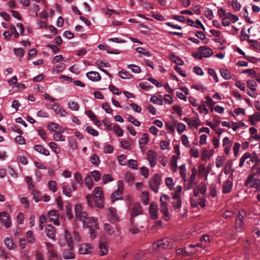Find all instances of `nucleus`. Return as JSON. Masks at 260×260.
Instances as JSON below:
<instances>
[{
    "label": "nucleus",
    "mask_w": 260,
    "mask_h": 260,
    "mask_svg": "<svg viewBox=\"0 0 260 260\" xmlns=\"http://www.w3.org/2000/svg\"><path fill=\"white\" fill-rule=\"evenodd\" d=\"M197 174V171L196 168H192L191 169V175L190 177V181L191 184H194L196 185L197 182H196V178Z\"/></svg>",
    "instance_id": "obj_27"
},
{
    "label": "nucleus",
    "mask_w": 260,
    "mask_h": 260,
    "mask_svg": "<svg viewBox=\"0 0 260 260\" xmlns=\"http://www.w3.org/2000/svg\"><path fill=\"white\" fill-rule=\"evenodd\" d=\"M86 77L91 81H98L101 79L100 74L95 71H90L86 73Z\"/></svg>",
    "instance_id": "obj_16"
},
{
    "label": "nucleus",
    "mask_w": 260,
    "mask_h": 260,
    "mask_svg": "<svg viewBox=\"0 0 260 260\" xmlns=\"http://www.w3.org/2000/svg\"><path fill=\"white\" fill-rule=\"evenodd\" d=\"M181 141L182 144L187 148L190 147L189 142L188 139V137L183 135L181 136Z\"/></svg>",
    "instance_id": "obj_49"
},
{
    "label": "nucleus",
    "mask_w": 260,
    "mask_h": 260,
    "mask_svg": "<svg viewBox=\"0 0 260 260\" xmlns=\"http://www.w3.org/2000/svg\"><path fill=\"white\" fill-rule=\"evenodd\" d=\"M56 185V182L53 180L49 181L48 182V187L49 189L54 192L57 191Z\"/></svg>",
    "instance_id": "obj_43"
},
{
    "label": "nucleus",
    "mask_w": 260,
    "mask_h": 260,
    "mask_svg": "<svg viewBox=\"0 0 260 260\" xmlns=\"http://www.w3.org/2000/svg\"><path fill=\"white\" fill-rule=\"evenodd\" d=\"M75 241H79V236L78 233L74 231L71 234L67 230L66 231V239L67 241L68 249H66L63 253V257L66 259H73L75 258V254L73 252L72 249L74 247L73 239Z\"/></svg>",
    "instance_id": "obj_3"
},
{
    "label": "nucleus",
    "mask_w": 260,
    "mask_h": 260,
    "mask_svg": "<svg viewBox=\"0 0 260 260\" xmlns=\"http://www.w3.org/2000/svg\"><path fill=\"white\" fill-rule=\"evenodd\" d=\"M247 42L249 43V45L252 47L254 49L257 50H259L260 48V46L258 42L255 40H252L248 39Z\"/></svg>",
    "instance_id": "obj_29"
},
{
    "label": "nucleus",
    "mask_w": 260,
    "mask_h": 260,
    "mask_svg": "<svg viewBox=\"0 0 260 260\" xmlns=\"http://www.w3.org/2000/svg\"><path fill=\"white\" fill-rule=\"evenodd\" d=\"M158 206L156 204L151 203L149 207V213L152 219L155 220L158 218Z\"/></svg>",
    "instance_id": "obj_11"
},
{
    "label": "nucleus",
    "mask_w": 260,
    "mask_h": 260,
    "mask_svg": "<svg viewBox=\"0 0 260 260\" xmlns=\"http://www.w3.org/2000/svg\"><path fill=\"white\" fill-rule=\"evenodd\" d=\"M85 183L89 189L92 188L93 186V181L91 175H88L86 177L85 179Z\"/></svg>",
    "instance_id": "obj_25"
},
{
    "label": "nucleus",
    "mask_w": 260,
    "mask_h": 260,
    "mask_svg": "<svg viewBox=\"0 0 260 260\" xmlns=\"http://www.w3.org/2000/svg\"><path fill=\"white\" fill-rule=\"evenodd\" d=\"M186 126L184 124L181 122L177 123V130L179 134H181L185 130Z\"/></svg>",
    "instance_id": "obj_46"
},
{
    "label": "nucleus",
    "mask_w": 260,
    "mask_h": 260,
    "mask_svg": "<svg viewBox=\"0 0 260 260\" xmlns=\"http://www.w3.org/2000/svg\"><path fill=\"white\" fill-rule=\"evenodd\" d=\"M245 185L252 188H257L260 185V180L255 175L249 176L245 182Z\"/></svg>",
    "instance_id": "obj_5"
},
{
    "label": "nucleus",
    "mask_w": 260,
    "mask_h": 260,
    "mask_svg": "<svg viewBox=\"0 0 260 260\" xmlns=\"http://www.w3.org/2000/svg\"><path fill=\"white\" fill-rule=\"evenodd\" d=\"M109 89L115 94L118 95L121 94V91H119V90L113 85H110L109 86Z\"/></svg>",
    "instance_id": "obj_59"
},
{
    "label": "nucleus",
    "mask_w": 260,
    "mask_h": 260,
    "mask_svg": "<svg viewBox=\"0 0 260 260\" xmlns=\"http://www.w3.org/2000/svg\"><path fill=\"white\" fill-rule=\"evenodd\" d=\"M119 76L122 79H129L131 75L126 71H121L119 73Z\"/></svg>",
    "instance_id": "obj_51"
},
{
    "label": "nucleus",
    "mask_w": 260,
    "mask_h": 260,
    "mask_svg": "<svg viewBox=\"0 0 260 260\" xmlns=\"http://www.w3.org/2000/svg\"><path fill=\"white\" fill-rule=\"evenodd\" d=\"M225 18L232 23H235L238 20V17L236 15L232 14L230 12H228Z\"/></svg>",
    "instance_id": "obj_26"
},
{
    "label": "nucleus",
    "mask_w": 260,
    "mask_h": 260,
    "mask_svg": "<svg viewBox=\"0 0 260 260\" xmlns=\"http://www.w3.org/2000/svg\"><path fill=\"white\" fill-rule=\"evenodd\" d=\"M127 68L131 69V70L135 73H140L141 72V68L136 64L128 65Z\"/></svg>",
    "instance_id": "obj_35"
},
{
    "label": "nucleus",
    "mask_w": 260,
    "mask_h": 260,
    "mask_svg": "<svg viewBox=\"0 0 260 260\" xmlns=\"http://www.w3.org/2000/svg\"><path fill=\"white\" fill-rule=\"evenodd\" d=\"M142 213V210L140 204L138 203H135L131 212L132 223H133L134 218L138 215L141 214Z\"/></svg>",
    "instance_id": "obj_8"
},
{
    "label": "nucleus",
    "mask_w": 260,
    "mask_h": 260,
    "mask_svg": "<svg viewBox=\"0 0 260 260\" xmlns=\"http://www.w3.org/2000/svg\"><path fill=\"white\" fill-rule=\"evenodd\" d=\"M176 254L177 255H182L184 257L190 256L194 253V252L189 250L186 248H179L176 249Z\"/></svg>",
    "instance_id": "obj_14"
},
{
    "label": "nucleus",
    "mask_w": 260,
    "mask_h": 260,
    "mask_svg": "<svg viewBox=\"0 0 260 260\" xmlns=\"http://www.w3.org/2000/svg\"><path fill=\"white\" fill-rule=\"evenodd\" d=\"M206 99L207 101H203L202 102V103H204L205 104H207V106L210 107H212L215 105V103L213 101V100L210 97L207 96L206 98Z\"/></svg>",
    "instance_id": "obj_58"
},
{
    "label": "nucleus",
    "mask_w": 260,
    "mask_h": 260,
    "mask_svg": "<svg viewBox=\"0 0 260 260\" xmlns=\"http://www.w3.org/2000/svg\"><path fill=\"white\" fill-rule=\"evenodd\" d=\"M180 174L181 178L185 182L186 181V168L185 165H182L179 167Z\"/></svg>",
    "instance_id": "obj_36"
},
{
    "label": "nucleus",
    "mask_w": 260,
    "mask_h": 260,
    "mask_svg": "<svg viewBox=\"0 0 260 260\" xmlns=\"http://www.w3.org/2000/svg\"><path fill=\"white\" fill-rule=\"evenodd\" d=\"M149 141V139L148 137V134L145 133L143 135L142 138L141 139V140L139 141V144L141 146L142 144L145 145H146Z\"/></svg>",
    "instance_id": "obj_44"
},
{
    "label": "nucleus",
    "mask_w": 260,
    "mask_h": 260,
    "mask_svg": "<svg viewBox=\"0 0 260 260\" xmlns=\"http://www.w3.org/2000/svg\"><path fill=\"white\" fill-rule=\"evenodd\" d=\"M85 131L88 133L91 134L93 136H98L99 134V132L96 130L93 129L92 127L90 126H87L86 127Z\"/></svg>",
    "instance_id": "obj_37"
},
{
    "label": "nucleus",
    "mask_w": 260,
    "mask_h": 260,
    "mask_svg": "<svg viewBox=\"0 0 260 260\" xmlns=\"http://www.w3.org/2000/svg\"><path fill=\"white\" fill-rule=\"evenodd\" d=\"M46 234L48 238L53 240L55 239V231L53 226L52 225L47 224L46 228Z\"/></svg>",
    "instance_id": "obj_17"
},
{
    "label": "nucleus",
    "mask_w": 260,
    "mask_h": 260,
    "mask_svg": "<svg viewBox=\"0 0 260 260\" xmlns=\"http://www.w3.org/2000/svg\"><path fill=\"white\" fill-rule=\"evenodd\" d=\"M74 211L76 218L81 220L84 226L89 228L90 238L92 239L96 237L95 229H99L98 219L97 217H89L86 211H82V206L80 204H77L75 206Z\"/></svg>",
    "instance_id": "obj_1"
},
{
    "label": "nucleus",
    "mask_w": 260,
    "mask_h": 260,
    "mask_svg": "<svg viewBox=\"0 0 260 260\" xmlns=\"http://www.w3.org/2000/svg\"><path fill=\"white\" fill-rule=\"evenodd\" d=\"M91 176L93 177L94 180L95 181H99L101 178V174L100 172L98 171H92L91 173Z\"/></svg>",
    "instance_id": "obj_45"
},
{
    "label": "nucleus",
    "mask_w": 260,
    "mask_h": 260,
    "mask_svg": "<svg viewBox=\"0 0 260 260\" xmlns=\"http://www.w3.org/2000/svg\"><path fill=\"white\" fill-rule=\"evenodd\" d=\"M54 111L56 114L60 115V116L65 117L67 114V112L63 108H55Z\"/></svg>",
    "instance_id": "obj_38"
},
{
    "label": "nucleus",
    "mask_w": 260,
    "mask_h": 260,
    "mask_svg": "<svg viewBox=\"0 0 260 260\" xmlns=\"http://www.w3.org/2000/svg\"><path fill=\"white\" fill-rule=\"evenodd\" d=\"M127 119L129 122L132 123L134 125H135L136 126H139L141 125V122L132 116H129L127 118Z\"/></svg>",
    "instance_id": "obj_54"
},
{
    "label": "nucleus",
    "mask_w": 260,
    "mask_h": 260,
    "mask_svg": "<svg viewBox=\"0 0 260 260\" xmlns=\"http://www.w3.org/2000/svg\"><path fill=\"white\" fill-rule=\"evenodd\" d=\"M58 127V125L56 123L53 122H50L48 124V129L53 132H57Z\"/></svg>",
    "instance_id": "obj_60"
},
{
    "label": "nucleus",
    "mask_w": 260,
    "mask_h": 260,
    "mask_svg": "<svg viewBox=\"0 0 260 260\" xmlns=\"http://www.w3.org/2000/svg\"><path fill=\"white\" fill-rule=\"evenodd\" d=\"M160 184L161 176L158 174H155L149 181L150 188L155 193L158 192Z\"/></svg>",
    "instance_id": "obj_4"
},
{
    "label": "nucleus",
    "mask_w": 260,
    "mask_h": 260,
    "mask_svg": "<svg viewBox=\"0 0 260 260\" xmlns=\"http://www.w3.org/2000/svg\"><path fill=\"white\" fill-rule=\"evenodd\" d=\"M46 220H47V218L44 215H42L40 217L39 226H40L41 230H43L44 224L46 223Z\"/></svg>",
    "instance_id": "obj_55"
},
{
    "label": "nucleus",
    "mask_w": 260,
    "mask_h": 260,
    "mask_svg": "<svg viewBox=\"0 0 260 260\" xmlns=\"http://www.w3.org/2000/svg\"><path fill=\"white\" fill-rule=\"evenodd\" d=\"M249 120L251 125H254L255 122L260 120V113L256 112L249 116Z\"/></svg>",
    "instance_id": "obj_23"
},
{
    "label": "nucleus",
    "mask_w": 260,
    "mask_h": 260,
    "mask_svg": "<svg viewBox=\"0 0 260 260\" xmlns=\"http://www.w3.org/2000/svg\"><path fill=\"white\" fill-rule=\"evenodd\" d=\"M91 162L95 166H98L100 161L99 156L95 154L91 156Z\"/></svg>",
    "instance_id": "obj_53"
},
{
    "label": "nucleus",
    "mask_w": 260,
    "mask_h": 260,
    "mask_svg": "<svg viewBox=\"0 0 260 260\" xmlns=\"http://www.w3.org/2000/svg\"><path fill=\"white\" fill-rule=\"evenodd\" d=\"M69 220H71L73 218V215L72 213V205L70 203H68L66 205V211L64 212Z\"/></svg>",
    "instance_id": "obj_24"
},
{
    "label": "nucleus",
    "mask_w": 260,
    "mask_h": 260,
    "mask_svg": "<svg viewBox=\"0 0 260 260\" xmlns=\"http://www.w3.org/2000/svg\"><path fill=\"white\" fill-rule=\"evenodd\" d=\"M247 87L250 89L255 90L257 86L256 82L253 80H249L247 81Z\"/></svg>",
    "instance_id": "obj_42"
},
{
    "label": "nucleus",
    "mask_w": 260,
    "mask_h": 260,
    "mask_svg": "<svg viewBox=\"0 0 260 260\" xmlns=\"http://www.w3.org/2000/svg\"><path fill=\"white\" fill-rule=\"evenodd\" d=\"M118 187L117 190L114 191L111 195V199L113 202L119 199H121L122 192L123 189V183L121 181H118Z\"/></svg>",
    "instance_id": "obj_6"
},
{
    "label": "nucleus",
    "mask_w": 260,
    "mask_h": 260,
    "mask_svg": "<svg viewBox=\"0 0 260 260\" xmlns=\"http://www.w3.org/2000/svg\"><path fill=\"white\" fill-rule=\"evenodd\" d=\"M245 74H247V76L250 78H254L256 76L255 71L252 69H245Z\"/></svg>",
    "instance_id": "obj_50"
},
{
    "label": "nucleus",
    "mask_w": 260,
    "mask_h": 260,
    "mask_svg": "<svg viewBox=\"0 0 260 260\" xmlns=\"http://www.w3.org/2000/svg\"><path fill=\"white\" fill-rule=\"evenodd\" d=\"M86 198L88 205L91 207L102 209L104 206L103 191L101 187L95 188L93 194H88L86 196Z\"/></svg>",
    "instance_id": "obj_2"
},
{
    "label": "nucleus",
    "mask_w": 260,
    "mask_h": 260,
    "mask_svg": "<svg viewBox=\"0 0 260 260\" xmlns=\"http://www.w3.org/2000/svg\"><path fill=\"white\" fill-rule=\"evenodd\" d=\"M108 217L112 223H114L118 220V216L116 209L114 208H110L108 212Z\"/></svg>",
    "instance_id": "obj_15"
},
{
    "label": "nucleus",
    "mask_w": 260,
    "mask_h": 260,
    "mask_svg": "<svg viewBox=\"0 0 260 260\" xmlns=\"http://www.w3.org/2000/svg\"><path fill=\"white\" fill-rule=\"evenodd\" d=\"M171 203L173 204V207L175 209H180L181 207V199L172 200Z\"/></svg>",
    "instance_id": "obj_39"
},
{
    "label": "nucleus",
    "mask_w": 260,
    "mask_h": 260,
    "mask_svg": "<svg viewBox=\"0 0 260 260\" xmlns=\"http://www.w3.org/2000/svg\"><path fill=\"white\" fill-rule=\"evenodd\" d=\"M34 148L36 151L44 155L48 156L50 154L49 151L41 145H36Z\"/></svg>",
    "instance_id": "obj_20"
},
{
    "label": "nucleus",
    "mask_w": 260,
    "mask_h": 260,
    "mask_svg": "<svg viewBox=\"0 0 260 260\" xmlns=\"http://www.w3.org/2000/svg\"><path fill=\"white\" fill-rule=\"evenodd\" d=\"M48 252L49 253V255H48L49 260H53L52 259L54 258H58L57 254L56 252H54L52 249H49Z\"/></svg>",
    "instance_id": "obj_52"
},
{
    "label": "nucleus",
    "mask_w": 260,
    "mask_h": 260,
    "mask_svg": "<svg viewBox=\"0 0 260 260\" xmlns=\"http://www.w3.org/2000/svg\"><path fill=\"white\" fill-rule=\"evenodd\" d=\"M198 52L201 54L203 57H208L211 56L213 53L212 50L206 46H201L199 48Z\"/></svg>",
    "instance_id": "obj_13"
},
{
    "label": "nucleus",
    "mask_w": 260,
    "mask_h": 260,
    "mask_svg": "<svg viewBox=\"0 0 260 260\" xmlns=\"http://www.w3.org/2000/svg\"><path fill=\"white\" fill-rule=\"evenodd\" d=\"M100 250L99 253L100 255L103 256L108 253V245L106 242H103L99 244Z\"/></svg>",
    "instance_id": "obj_19"
},
{
    "label": "nucleus",
    "mask_w": 260,
    "mask_h": 260,
    "mask_svg": "<svg viewBox=\"0 0 260 260\" xmlns=\"http://www.w3.org/2000/svg\"><path fill=\"white\" fill-rule=\"evenodd\" d=\"M139 86L140 88L145 90H149L150 89L153 87V86L147 85V82H140L139 84Z\"/></svg>",
    "instance_id": "obj_47"
},
{
    "label": "nucleus",
    "mask_w": 260,
    "mask_h": 260,
    "mask_svg": "<svg viewBox=\"0 0 260 260\" xmlns=\"http://www.w3.org/2000/svg\"><path fill=\"white\" fill-rule=\"evenodd\" d=\"M104 229L108 234L112 235L114 233V229L113 227L108 223L104 224Z\"/></svg>",
    "instance_id": "obj_40"
},
{
    "label": "nucleus",
    "mask_w": 260,
    "mask_h": 260,
    "mask_svg": "<svg viewBox=\"0 0 260 260\" xmlns=\"http://www.w3.org/2000/svg\"><path fill=\"white\" fill-rule=\"evenodd\" d=\"M150 101L158 105H162L163 104L162 100L156 96H152L150 99Z\"/></svg>",
    "instance_id": "obj_41"
},
{
    "label": "nucleus",
    "mask_w": 260,
    "mask_h": 260,
    "mask_svg": "<svg viewBox=\"0 0 260 260\" xmlns=\"http://www.w3.org/2000/svg\"><path fill=\"white\" fill-rule=\"evenodd\" d=\"M244 212V210H241L239 212V215L238 216L236 219L235 227L237 232H241L244 230V225L243 222V216L241 213Z\"/></svg>",
    "instance_id": "obj_9"
},
{
    "label": "nucleus",
    "mask_w": 260,
    "mask_h": 260,
    "mask_svg": "<svg viewBox=\"0 0 260 260\" xmlns=\"http://www.w3.org/2000/svg\"><path fill=\"white\" fill-rule=\"evenodd\" d=\"M9 219V215L6 212L0 213V220L6 228H9L11 226V221Z\"/></svg>",
    "instance_id": "obj_10"
},
{
    "label": "nucleus",
    "mask_w": 260,
    "mask_h": 260,
    "mask_svg": "<svg viewBox=\"0 0 260 260\" xmlns=\"http://www.w3.org/2000/svg\"><path fill=\"white\" fill-rule=\"evenodd\" d=\"M232 6L235 10H239L241 8L240 4L237 0L232 1Z\"/></svg>",
    "instance_id": "obj_62"
},
{
    "label": "nucleus",
    "mask_w": 260,
    "mask_h": 260,
    "mask_svg": "<svg viewBox=\"0 0 260 260\" xmlns=\"http://www.w3.org/2000/svg\"><path fill=\"white\" fill-rule=\"evenodd\" d=\"M74 178L76 180L77 183H78L80 185H82L83 183V180L82 178V176L80 174H79L78 172H76L74 174Z\"/></svg>",
    "instance_id": "obj_56"
},
{
    "label": "nucleus",
    "mask_w": 260,
    "mask_h": 260,
    "mask_svg": "<svg viewBox=\"0 0 260 260\" xmlns=\"http://www.w3.org/2000/svg\"><path fill=\"white\" fill-rule=\"evenodd\" d=\"M113 129L115 134L119 137H121L123 135V131L117 124H115L113 127Z\"/></svg>",
    "instance_id": "obj_28"
},
{
    "label": "nucleus",
    "mask_w": 260,
    "mask_h": 260,
    "mask_svg": "<svg viewBox=\"0 0 260 260\" xmlns=\"http://www.w3.org/2000/svg\"><path fill=\"white\" fill-rule=\"evenodd\" d=\"M68 105H69V107L71 109L74 110V111H77V110H78V109L79 108V105L78 104V103H75L74 102L69 103Z\"/></svg>",
    "instance_id": "obj_63"
},
{
    "label": "nucleus",
    "mask_w": 260,
    "mask_h": 260,
    "mask_svg": "<svg viewBox=\"0 0 260 260\" xmlns=\"http://www.w3.org/2000/svg\"><path fill=\"white\" fill-rule=\"evenodd\" d=\"M48 215L50 221L53 222L55 225H59L57 211L55 210L50 211L48 213Z\"/></svg>",
    "instance_id": "obj_12"
},
{
    "label": "nucleus",
    "mask_w": 260,
    "mask_h": 260,
    "mask_svg": "<svg viewBox=\"0 0 260 260\" xmlns=\"http://www.w3.org/2000/svg\"><path fill=\"white\" fill-rule=\"evenodd\" d=\"M197 188L199 190V192L203 195L205 194L207 190L206 185L202 183L201 186L198 185Z\"/></svg>",
    "instance_id": "obj_61"
},
{
    "label": "nucleus",
    "mask_w": 260,
    "mask_h": 260,
    "mask_svg": "<svg viewBox=\"0 0 260 260\" xmlns=\"http://www.w3.org/2000/svg\"><path fill=\"white\" fill-rule=\"evenodd\" d=\"M142 202L144 205H147L149 201V194L147 191H143L141 196Z\"/></svg>",
    "instance_id": "obj_32"
},
{
    "label": "nucleus",
    "mask_w": 260,
    "mask_h": 260,
    "mask_svg": "<svg viewBox=\"0 0 260 260\" xmlns=\"http://www.w3.org/2000/svg\"><path fill=\"white\" fill-rule=\"evenodd\" d=\"M169 245V242L167 239L157 240L153 245V249L155 250L167 248Z\"/></svg>",
    "instance_id": "obj_7"
},
{
    "label": "nucleus",
    "mask_w": 260,
    "mask_h": 260,
    "mask_svg": "<svg viewBox=\"0 0 260 260\" xmlns=\"http://www.w3.org/2000/svg\"><path fill=\"white\" fill-rule=\"evenodd\" d=\"M171 58L178 65L182 66L184 64L183 61L174 54H172Z\"/></svg>",
    "instance_id": "obj_33"
},
{
    "label": "nucleus",
    "mask_w": 260,
    "mask_h": 260,
    "mask_svg": "<svg viewBox=\"0 0 260 260\" xmlns=\"http://www.w3.org/2000/svg\"><path fill=\"white\" fill-rule=\"evenodd\" d=\"M127 164L129 168L135 170L137 169V163L136 160L134 159H130L128 160Z\"/></svg>",
    "instance_id": "obj_57"
},
{
    "label": "nucleus",
    "mask_w": 260,
    "mask_h": 260,
    "mask_svg": "<svg viewBox=\"0 0 260 260\" xmlns=\"http://www.w3.org/2000/svg\"><path fill=\"white\" fill-rule=\"evenodd\" d=\"M113 179L112 178L111 175L107 174L104 175L103 178V181L104 184L107 183L109 181H113Z\"/></svg>",
    "instance_id": "obj_64"
},
{
    "label": "nucleus",
    "mask_w": 260,
    "mask_h": 260,
    "mask_svg": "<svg viewBox=\"0 0 260 260\" xmlns=\"http://www.w3.org/2000/svg\"><path fill=\"white\" fill-rule=\"evenodd\" d=\"M232 187V183L230 180H226L222 184V192L224 193H229Z\"/></svg>",
    "instance_id": "obj_22"
},
{
    "label": "nucleus",
    "mask_w": 260,
    "mask_h": 260,
    "mask_svg": "<svg viewBox=\"0 0 260 260\" xmlns=\"http://www.w3.org/2000/svg\"><path fill=\"white\" fill-rule=\"evenodd\" d=\"M92 250V246L88 244H82L79 249L80 254H89Z\"/></svg>",
    "instance_id": "obj_18"
},
{
    "label": "nucleus",
    "mask_w": 260,
    "mask_h": 260,
    "mask_svg": "<svg viewBox=\"0 0 260 260\" xmlns=\"http://www.w3.org/2000/svg\"><path fill=\"white\" fill-rule=\"evenodd\" d=\"M6 246L9 250L14 249L16 247V245L11 238H6L4 240Z\"/></svg>",
    "instance_id": "obj_21"
},
{
    "label": "nucleus",
    "mask_w": 260,
    "mask_h": 260,
    "mask_svg": "<svg viewBox=\"0 0 260 260\" xmlns=\"http://www.w3.org/2000/svg\"><path fill=\"white\" fill-rule=\"evenodd\" d=\"M63 193L67 197L71 196V187L68 185H63L62 186Z\"/></svg>",
    "instance_id": "obj_34"
},
{
    "label": "nucleus",
    "mask_w": 260,
    "mask_h": 260,
    "mask_svg": "<svg viewBox=\"0 0 260 260\" xmlns=\"http://www.w3.org/2000/svg\"><path fill=\"white\" fill-rule=\"evenodd\" d=\"M245 162L248 166L254 163L253 159L249 156V153H245Z\"/></svg>",
    "instance_id": "obj_48"
},
{
    "label": "nucleus",
    "mask_w": 260,
    "mask_h": 260,
    "mask_svg": "<svg viewBox=\"0 0 260 260\" xmlns=\"http://www.w3.org/2000/svg\"><path fill=\"white\" fill-rule=\"evenodd\" d=\"M49 146L55 153L58 154L60 152V148L55 143L53 142H50Z\"/></svg>",
    "instance_id": "obj_31"
},
{
    "label": "nucleus",
    "mask_w": 260,
    "mask_h": 260,
    "mask_svg": "<svg viewBox=\"0 0 260 260\" xmlns=\"http://www.w3.org/2000/svg\"><path fill=\"white\" fill-rule=\"evenodd\" d=\"M220 73L221 76L225 80H228L231 78L230 72L223 69L220 70Z\"/></svg>",
    "instance_id": "obj_30"
}]
</instances>
